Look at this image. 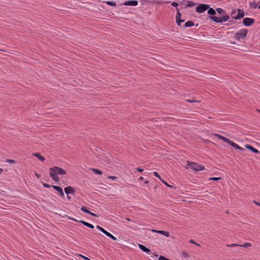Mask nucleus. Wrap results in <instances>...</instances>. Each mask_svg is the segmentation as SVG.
<instances>
[{
	"label": "nucleus",
	"instance_id": "1",
	"mask_svg": "<svg viewBox=\"0 0 260 260\" xmlns=\"http://www.w3.org/2000/svg\"><path fill=\"white\" fill-rule=\"evenodd\" d=\"M216 11L219 15H221L222 16L220 17H216L215 16H210L209 17V18L213 21L218 23H221L223 22H226L229 20V16L226 15V11L224 10L223 9L220 8H217L216 9Z\"/></svg>",
	"mask_w": 260,
	"mask_h": 260
},
{
	"label": "nucleus",
	"instance_id": "2",
	"mask_svg": "<svg viewBox=\"0 0 260 260\" xmlns=\"http://www.w3.org/2000/svg\"><path fill=\"white\" fill-rule=\"evenodd\" d=\"M49 170L50 177L56 182H58L59 180L58 175H62L67 174L64 170L58 167H53L50 168Z\"/></svg>",
	"mask_w": 260,
	"mask_h": 260
},
{
	"label": "nucleus",
	"instance_id": "3",
	"mask_svg": "<svg viewBox=\"0 0 260 260\" xmlns=\"http://www.w3.org/2000/svg\"><path fill=\"white\" fill-rule=\"evenodd\" d=\"M214 136L217 137L219 139L222 140L223 142L229 144L234 148H235L236 149L240 150L241 151H244L245 149L243 148H242L241 147L239 146L238 145H237L236 143L231 141L230 139H229L227 138H225L222 136H221L220 135L215 134Z\"/></svg>",
	"mask_w": 260,
	"mask_h": 260
},
{
	"label": "nucleus",
	"instance_id": "4",
	"mask_svg": "<svg viewBox=\"0 0 260 260\" xmlns=\"http://www.w3.org/2000/svg\"><path fill=\"white\" fill-rule=\"evenodd\" d=\"M248 30L247 29L242 28L240 29L238 31H237L234 37V38L236 40H240V39H244L246 37L247 35Z\"/></svg>",
	"mask_w": 260,
	"mask_h": 260
},
{
	"label": "nucleus",
	"instance_id": "5",
	"mask_svg": "<svg viewBox=\"0 0 260 260\" xmlns=\"http://www.w3.org/2000/svg\"><path fill=\"white\" fill-rule=\"evenodd\" d=\"M187 165L192 169L196 171H202L205 168L203 166L194 162L187 161Z\"/></svg>",
	"mask_w": 260,
	"mask_h": 260
},
{
	"label": "nucleus",
	"instance_id": "6",
	"mask_svg": "<svg viewBox=\"0 0 260 260\" xmlns=\"http://www.w3.org/2000/svg\"><path fill=\"white\" fill-rule=\"evenodd\" d=\"M209 8V5L207 4H200L196 7V11L197 12L201 13L205 12L206 10Z\"/></svg>",
	"mask_w": 260,
	"mask_h": 260
},
{
	"label": "nucleus",
	"instance_id": "7",
	"mask_svg": "<svg viewBox=\"0 0 260 260\" xmlns=\"http://www.w3.org/2000/svg\"><path fill=\"white\" fill-rule=\"evenodd\" d=\"M254 23V19L251 18L246 17L243 19V24L244 26H249Z\"/></svg>",
	"mask_w": 260,
	"mask_h": 260
},
{
	"label": "nucleus",
	"instance_id": "8",
	"mask_svg": "<svg viewBox=\"0 0 260 260\" xmlns=\"http://www.w3.org/2000/svg\"><path fill=\"white\" fill-rule=\"evenodd\" d=\"M245 15V13L242 10L240 9H238V14L235 16H232V18L234 19L238 20L241 18L244 17Z\"/></svg>",
	"mask_w": 260,
	"mask_h": 260
},
{
	"label": "nucleus",
	"instance_id": "9",
	"mask_svg": "<svg viewBox=\"0 0 260 260\" xmlns=\"http://www.w3.org/2000/svg\"><path fill=\"white\" fill-rule=\"evenodd\" d=\"M176 10H177V14L176 16V23H177V25H181V23L184 22L185 20L181 19V14L180 13L179 10L177 8H176Z\"/></svg>",
	"mask_w": 260,
	"mask_h": 260
},
{
	"label": "nucleus",
	"instance_id": "10",
	"mask_svg": "<svg viewBox=\"0 0 260 260\" xmlns=\"http://www.w3.org/2000/svg\"><path fill=\"white\" fill-rule=\"evenodd\" d=\"M125 6H136L138 4V2L136 0L127 1L123 3Z\"/></svg>",
	"mask_w": 260,
	"mask_h": 260
},
{
	"label": "nucleus",
	"instance_id": "11",
	"mask_svg": "<svg viewBox=\"0 0 260 260\" xmlns=\"http://www.w3.org/2000/svg\"><path fill=\"white\" fill-rule=\"evenodd\" d=\"M52 187L59 193V194L62 198L64 197V194L61 187L58 186H52Z\"/></svg>",
	"mask_w": 260,
	"mask_h": 260
},
{
	"label": "nucleus",
	"instance_id": "12",
	"mask_svg": "<svg viewBox=\"0 0 260 260\" xmlns=\"http://www.w3.org/2000/svg\"><path fill=\"white\" fill-rule=\"evenodd\" d=\"M71 219L72 220H74V221H77V222H80V223H82L83 225H84L85 226H86L87 227H88L89 228H90V229H92L94 228V226L92 224H90L89 223H88V222H87L86 221H84L83 220H79V221H78V220H77L75 219H74L73 218H72Z\"/></svg>",
	"mask_w": 260,
	"mask_h": 260
},
{
	"label": "nucleus",
	"instance_id": "13",
	"mask_svg": "<svg viewBox=\"0 0 260 260\" xmlns=\"http://www.w3.org/2000/svg\"><path fill=\"white\" fill-rule=\"evenodd\" d=\"M64 192L67 194H69L74 193L75 190L73 187L70 186L64 188Z\"/></svg>",
	"mask_w": 260,
	"mask_h": 260
},
{
	"label": "nucleus",
	"instance_id": "14",
	"mask_svg": "<svg viewBox=\"0 0 260 260\" xmlns=\"http://www.w3.org/2000/svg\"><path fill=\"white\" fill-rule=\"evenodd\" d=\"M245 147L247 148V149L250 150L252 152L255 153H259L260 152L256 149L253 147L252 146H251L249 144H246L245 145Z\"/></svg>",
	"mask_w": 260,
	"mask_h": 260
},
{
	"label": "nucleus",
	"instance_id": "15",
	"mask_svg": "<svg viewBox=\"0 0 260 260\" xmlns=\"http://www.w3.org/2000/svg\"><path fill=\"white\" fill-rule=\"evenodd\" d=\"M138 246H139V248L143 251L147 253H149L150 252V250L149 249L147 248L145 246L139 244Z\"/></svg>",
	"mask_w": 260,
	"mask_h": 260
},
{
	"label": "nucleus",
	"instance_id": "16",
	"mask_svg": "<svg viewBox=\"0 0 260 260\" xmlns=\"http://www.w3.org/2000/svg\"><path fill=\"white\" fill-rule=\"evenodd\" d=\"M182 4H187V5H185V7H192L196 5L193 2L186 1H182Z\"/></svg>",
	"mask_w": 260,
	"mask_h": 260
},
{
	"label": "nucleus",
	"instance_id": "17",
	"mask_svg": "<svg viewBox=\"0 0 260 260\" xmlns=\"http://www.w3.org/2000/svg\"><path fill=\"white\" fill-rule=\"evenodd\" d=\"M32 155L37 157L39 159H40L42 161H44L45 160V158L43 156H42L39 153H33Z\"/></svg>",
	"mask_w": 260,
	"mask_h": 260
},
{
	"label": "nucleus",
	"instance_id": "18",
	"mask_svg": "<svg viewBox=\"0 0 260 260\" xmlns=\"http://www.w3.org/2000/svg\"><path fill=\"white\" fill-rule=\"evenodd\" d=\"M208 13L212 16H214L216 14V11L213 8L209 7L208 9Z\"/></svg>",
	"mask_w": 260,
	"mask_h": 260
},
{
	"label": "nucleus",
	"instance_id": "19",
	"mask_svg": "<svg viewBox=\"0 0 260 260\" xmlns=\"http://www.w3.org/2000/svg\"><path fill=\"white\" fill-rule=\"evenodd\" d=\"M105 235H106L108 237L110 238L113 240H116V238L114 237L113 235H112L110 233L108 232L107 231H106L105 233H104Z\"/></svg>",
	"mask_w": 260,
	"mask_h": 260
},
{
	"label": "nucleus",
	"instance_id": "20",
	"mask_svg": "<svg viewBox=\"0 0 260 260\" xmlns=\"http://www.w3.org/2000/svg\"><path fill=\"white\" fill-rule=\"evenodd\" d=\"M105 235H106L108 237L110 238L113 240H116V238L114 237L113 235H112L110 233L108 232L107 231H106L105 233H104Z\"/></svg>",
	"mask_w": 260,
	"mask_h": 260
},
{
	"label": "nucleus",
	"instance_id": "21",
	"mask_svg": "<svg viewBox=\"0 0 260 260\" xmlns=\"http://www.w3.org/2000/svg\"><path fill=\"white\" fill-rule=\"evenodd\" d=\"M105 235H106L108 237L110 238L113 240H116V238L114 237L113 235H112L110 233L108 232L107 231H106L105 233H104Z\"/></svg>",
	"mask_w": 260,
	"mask_h": 260
},
{
	"label": "nucleus",
	"instance_id": "22",
	"mask_svg": "<svg viewBox=\"0 0 260 260\" xmlns=\"http://www.w3.org/2000/svg\"><path fill=\"white\" fill-rule=\"evenodd\" d=\"M194 25V23L191 21H188L184 24V27H191Z\"/></svg>",
	"mask_w": 260,
	"mask_h": 260
},
{
	"label": "nucleus",
	"instance_id": "23",
	"mask_svg": "<svg viewBox=\"0 0 260 260\" xmlns=\"http://www.w3.org/2000/svg\"><path fill=\"white\" fill-rule=\"evenodd\" d=\"M158 233L163 235L167 237L170 236L169 233L165 231H158Z\"/></svg>",
	"mask_w": 260,
	"mask_h": 260
},
{
	"label": "nucleus",
	"instance_id": "24",
	"mask_svg": "<svg viewBox=\"0 0 260 260\" xmlns=\"http://www.w3.org/2000/svg\"><path fill=\"white\" fill-rule=\"evenodd\" d=\"M91 170L96 174L102 175L103 173L101 170L97 169H92Z\"/></svg>",
	"mask_w": 260,
	"mask_h": 260
},
{
	"label": "nucleus",
	"instance_id": "25",
	"mask_svg": "<svg viewBox=\"0 0 260 260\" xmlns=\"http://www.w3.org/2000/svg\"><path fill=\"white\" fill-rule=\"evenodd\" d=\"M106 3L109 5V6H113V7H115L116 6V3L114 2V1H107L106 2Z\"/></svg>",
	"mask_w": 260,
	"mask_h": 260
},
{
	"label": "nucleus",
	"instance_id": "26",
	"mask_svg": "<svg viewBox=\"0 0 260 260\" xmlns=\"http://www.w3.org/2000/svg\"><path fill=\"white\" fill-rule=\"evenodd\" d=\"M250 5L251 7L253 8L254 9H256L257 7H258L257 5L255 3V1H253L251 3H250Z\"/></svg>",
	"mask_w": 260,
	"mask_h": 260
},
{
	"label": "nucleus",
	"instance_id": "27",
	"mask_svg": "<svg viewBox=\"0 0 260 260\" xmlns=\"http://www.w3.org/2000/svg\"><path fill=\"white\" fill-rule=\"evenodd\" d=\"M240 247H246V248L250 247L251 246V244L250 243H245L243 245H240Z\"/></svg>",
	"mask_w": 260,
	"mask_h": 260
},
{
	"label": "nucleus",
	"instance_id": "28",
	"mask_svg": "<svg viewBox=\"0 0 260 260\" xmlns=\"http://www.w3.org/2000/svg\"><path fill=\"white\" fill-rule=\"evenodd\" d=\"M96 228L98 230H99L101 232H102L103 233H104H104H105V232H106V230H105L104 229H103V228L101 227L100 226H99V225H96Z\"/></svg>",
	"mask_w": 260,
	"mask_h": 260
},
{
	"label": "nucleus",
	"instance_id": "29",
	"mask_svg": "<svg viewBox=\"0 0 260 260\" xmlns=\"http://www.w3.org/2000/svg\"><path fill=\"white\" fill-rule=\"evenodd\" d=\"M226 246L228 247H235V246H240V244H226Z\"/></svg>",
	"mask_w": 260,
	"mask_h": 260
},
{
	"label": "nucleus",
	"instance_id": "30",
	"mask_svg": "<svg viewBox=\"0 0 260 260\" xmlns=\"http://www.w3.org/2000/svg\"><path fill=\"white\" fill-rule=\"evenodd\" d=\"M181 255L184 258H187L189 256L188 253L185 251L182 252Z\"/></svg>",
	"mask_w": 260,
	"mask_h": 260
},
{
	"label": "nucleus",
	"instance_id": "31",
	"mask_svg": "<svg viewBox=\"0 0 260 260\" xmlns=\"http://www.w3.org/2000/svg\"><path fill=\"white\" fill-rule=\"evenodd\" d=\"M81 211H82L83 212H85V213H88V212H89V211L88 210H87L86 209V208L84 206H82L81 208Z\"/></svg>",
	"mask_w": 260,
	"mask_h": 260
},
{
	"label": "nucleus",
	"instance_id": "32",
	"mask_svg": "<svg viewBox=\"0 0 260 260\" xmlns=\"http://www.w3.org/2000/svg\"><path fill=\"white\" fill-rule=\"evenodd\" d=\"M158 260H170V259H169V258H168L164 256L160 255L158 258Z\"/></svg>",
	"mask_w": 260,
	"mask_h": 260
},
{
	"label": "nucleus",
	"instance_id": "33",
	"mask_svg": "<svg viewBox=\"0 0 260 260\" xmlns=\"http://www.w3.org/2000/svg\"><path fill=\"white\" fill-rule=\"evenodd\" d=\"M153 174L155 177H157V178H159L160 180H161V179H162L161 178V177H160V175H158V173H157V172H154L153 173Z\"/></svg>",
	"mask_w": 260,
	"mask_h": 260
},
{
	"label": "nucleus",
	"instance_id": "34",
	"mask_svg": "<svg viewBox=\"0 0 260 260\" xmlns=\"http://www.w3.org/2000/svg\"><path fill=\"white\" fill-rule=\"evenodd\" d=\"M220 179L219 177H212L209 179L210 180L218 181Z\"/></svg>",
	"mask_w": 260,
	"mask_h": 260
},
{
	"label": "nucleus",
	"instance_id": "35",
	"mask_svg": "<svg viewBox=\"0 0 260 260\" xmlns=\"http://www.w3.org/2000/svg\"><path fill=\"white\" fill-rule=\"evenodd\" d=\"M6 161L7 162H9L10 164H14L15 163V160L13 159H6Z\"/></svg>",
	"mask_w": 260,
	"mask_h": 260
},
{
	"label": "nucleus",
	"instance_id": "36",
	"mask_svg": "<svg viewBox=\"0 0 260 260\" xmlns=\"http://www.w3.org/2000/svg\"><path fill=\"white\" fill-rule=\"evenodd\" d=\"M186 101L189 103H199V101L197 100H186Z\"/></svg>",
	"mask_w": 260,
	"mask_h": 260
},
{
	"label": "nucleus",
	"instance_id": "37",
	"mask_svg": "<svg viewBox=\"0 0 260 260\" xmlns=\"http://www.w3.org/2000/svg\"><path fill=\"white\" fill-rule=\"evenodd\" d=\"M171 5L174 7H177L178 6V4L176 2H174L171 3Z\"/></svg>",
	"mask_w": 260,
	"mask_h": 260
},
{
	"label": "nucleus",
	"instance_id": "38",
	"mask_svg": "<svg viewBox=\"0 0 260 260\" xmlns=\"http://www.w3.org/2000/svg\"><path fill=\"white\" fill-rule=\"evenodd\" d=\"M166 186H168V187H172V186L170 185L169 184H168L166 181H165L164 180L161 179V180Z\"/></svg>",
	"mask_w": 260,
	"mask_h": 260
},
{
	"label": "nucleus",
	"instance_id": "39",
	"mask_svg": "<svg viewBox=\"0 0 260 260\" xmlns=\"http://www.w3.org/2000/svg\"><path fill=\"white\" fill-rule=\"evenodd\" d=\"M108 178L111 179L113 180H115L117 179V177L116 176H109Z\"/></svg>",
	"mask_w": 260,
	"mask_h": 260
},
{
	"label": "nucleus",
	"instance_id": "40",
	"mask_svg": "<svg viewBox=\"0 0 260 260\" xmlns=\"http://www.w3.org/2000/svg\"><path fill=\"white\" fill-rule=\"evenodd\" d=\"M236 13V11L235 10H233L231 12V16H235V15Z\"/></svg>",
	"mask_w": 260,
	"mask_h": 260
},
{
	"label": "nucleus",
	"instance_id": "41",
	"mask_svg": "<svg viewBox=\"0 0 260 260\" xmlns=\"http://www.w3.org/2000/svg\"><path fill=\"white\" fill-rule=\"evenodd\" d=\"M43 186H44L45 187H46V188H49L51 186V185H50L48 184H46V183H43Z\"/></svg>",
	"mask_w": 260,
	"mask_h": 260
},
{
	"label": "nucleus",
	"instance_id": "42",
	"mask_svg": "<svg viewBox=\"0 0 260 260\" xmlns=\"http://www.w3.org/2000/svg\"><path fill=\"white\" fill-rule=\"evenodd\" d=\"M88 214H90V215H91L92 216H94V217L97 216V215L96 214H95L94 213H92L90 211H89Z\"/></svg>",
	"mask_w": 260,
	"mask_h": 260
},
{
	"label": "nucleus",
	"instance_id": "43",
	"mask_svg": "<svg viewBox=\"0 0 260 260\" xmlns=\"http://www.w3.org/2000/svg\"><path fill=\"white\" fill-rule=\"evenodd\" d=\"M136 170H137L138 172H143V169H141V168H137L136 169Z\"/></svg>",
	"mask_w": 260,
	"mask_h": 260
},
{
	"label": "nucleus",
	"instance_id": "44",
	"mask_svg": "<svg viewBox=\"0 0 260 260\" xmlns=\"http://www.w3.org/2000/svg\"><path fill=\"white\" fill-rule=\"evenodd\" d=\"M80 256H81V257H82L84 259H86V260H90L89 258H88V257H85V256H83V255H80Z\"/></svg>",
	"mask_w": 260,
	"mask_h": 260
},
{
	"label": "nucleus",
	"instance_id": "45",
	"mask_svg": "<svg viewBox=\"0 0 260 260\" xmlns=\"http://www.w3.org/2000/svg\"><path fill=\"white\" fill-rule=\"evenodd\" d=\"M151 232L153 233H158V231L154 229L151 230Z\"/></svg>",
	"mask_w": 260,
	"mask_h": 260
},
{
	"label": "nucleus",
	"instance_id": "46",
	"mask_svg": "<svg viewBox=\"0 0 260 260\" xmlns=\"http://www.w3.org/2000/svg\"><path fill=\"white\" fill-rule=\"evenodd\" d=\"M143 180H144V177H143L141 176V177H139V180L143 181Z\"/></svg>",
	"mask_w": 260,
	"mask_h": 260
},
{
	"label": "nucleus",
	"instance_id": "47",
	"mask_svg": "<svg viewBox=\"0 0 260 260\" xmlns=\"http://www.w3.org/2000/svg\"><path fill=\"white\" fill-rule=\"evenodd\" d=\"M253 202H254L256 205H258V206H260V203H257V202H255V201H254Z\"/></svg>",
	"mask_w": 260,
	"mask_h": 260
},
{
	"label": "nucleus",
	"instance_id": "48",
	"mask_svg": "<svg viewBox=\"0 0 260 260\" xmlns=\"http://www.w3.org/2000/svg\"><path fill=\"white\" fill-rule=\"evenodd\" d=\"M190 243H193V244H196V243L193 240H191L190 241Z\"/></svg>",
	"mask_w": 260,
	"mask_h": 260
},
{
	"label": "nucleus",
	"instance_id": "49",
	"mask_svg": "<svg viewBox=\"0 0 260 260\" xmlns=\"http://www.w3.org/2000/svg\"><path fill=\"white\" fill-rule=\"evenodd\" d=\"M35 175H36V176L37 177V178H38L40 177V175H39V174H37V173H35Z\"/></svg>",
	"mask_w": 260,
	"mask_h": 260
},
{
	"label": "nucleus",
	"instance_id": "50",
	"mask_svg": "<svg viewBox=\"0 0 260 260\" xmlns=\"http://www.w3.org/2000/svg\"><path fill=\"white\" fill-rule=\"evenodd\" d=\"M125 220L126 221H131V219L129 218H126Z\"/></svg>",
	"mask_w": 260,
	"mask_h": 260
},
{
	"label": "nucleus",
	"instance_id": "51",
	"mask_svg": "<svg viewBox=\"0 0 260 260\" xmlns=\"http://www.w3.org/2000/svg\"><path fill=\"white\" fill-rule=\"evenodd\" d=\"M67 198L69 199V200H70L71 199V197L70 196H69V194H67Z\"/></svg>",
	"mask_w": 260,
	"mask_h": 260
},
{
	"label": "nucleus",
	"instance_id": "52",
	"mask_svg": "<svg viewBox=\"0 0 260 260\" xmlns=\"http://www.w3.org/2000/svg\"><path fill=\"white\" fill-rule=\"evenodd\" d=\"M181 5H184V8H186V7H185V5H187V4H182V2H181Z\"/></svg>",
	"mask_w": 260,
	"mask_h": 260
},
{
	"label": "nucleus",
	"instance_id": "53",
	"mask_svg": "<svg viewBox=\"0 0 260 260\" xmlns=\"http://www.w3.org/2000/svg\"><path fill=\"white\" fill-rule=\"evenodd\" d=\"M153 3H160L161 2H159V1H156L153 2Z\"/></svg>",
	"mask_w": 260,
	"mask_h": 260
},
{
	"label": "nucleus",
	"instance_id": "54",
	"mask_svg": "<svg viewBox=\"0 0 260 260\" xmlns=\"http://www.w3.org/2000/svg\"><path fill=\"white\" fill-rule=\"evenodd\" d=\"M3 169L0 168V174L2 173L3 172Z\"/></svg>",
	"mask_w": 260,
	"mask_h": 260
},
{
	"label": "nucleus",
	"instance_id": "55",
	"mask_svg": "<svg viewBox=\"0 0 260 260\" xmlns=\"http://www.w3.org/2000/svg\"><path fill=\"white\" fill-rule=\"evenodd\" d=\"M148 182H149V181H145L144 182V183H145V184H147L148 183Z\"/></svg>",
	"mask_w": 260,
	"mask_h": 260
},
{
	"label": "nucleus",
	"instance_id": "56",
	"mask_svg": "<svg viewBox=\"0 0 260 260\" xmlns=\"http://www.w3.org/2000/svg\"><path fill=\"white\" fill-rule=\"evenodd\" d=\"M241 250H242V249H238V252H241L242 251Z\"/></svg>",
	"mask_w": 260,
	"mask_h": 260
},
{
	"label": "nucleus",
	"instance_id": "57",
	"mask_svg": "<svg viewBox=\"0 0 260 260\" xmlns=\"http://www.w3.org/2000/svg\"><path fill=\"white\" fill-rule=\"evenodd\" d=\"M258 3L259 4V5L258 6V8L260 9V1H259Z\"/></svg>",
	"mask_w": 260,
	"mask_h": 260
},
{
	"label": "nucleus",
	"instance_id": "58",
	"mask_svg": "<svg viewBox=\"0 0 260 260\" xmlns=\"http://www.w3.org/2000/svg\"><path fill=\"white\" fill-rule=\"evenodd\" d=\"M154 255L155 257H157L158 256V255L157 254H154Z\"/></svg>",
	"mask_w": 260,
	"mask_h": 260
},
{
	"label": "nucleus",
	"instance_id": "59",
	"mask_svg": "<svg viewBox=\"0 0 260 260\" xmlns=\"http://www.w3.org/2000/svg\"><path fill=\"white\" fill-rule=\"evenodd\" d=\"M257 111L259 113H260V110L257 109Z\"/></svg>",
	"mask_w": 260,
	"mask_h": 260
},
{
	"label": "nucleus",
	"instance_id": "60",
	"mask_svg": "<svg viewBox=\"0 0 260 260\" xmlns=\"http://www.w3.org/2000/svg\"><path fill=\"white\" fill-rule=\"evenodd\" d=\"M231 43H232L233 44H235V42H232Z\"/></svg>",
	"mask_w": 260,
	"mask_h": 260
}]
</instances>
